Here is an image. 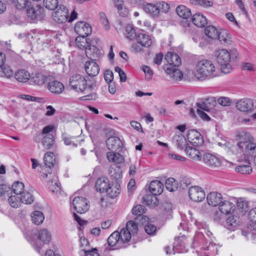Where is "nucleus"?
<instances>
[{"mask_svg": "<svg viewBox=\"0 0 256 256\" xmlns=\"http://www.w3.org/2000/svg\"><path fill=\"white\" fill-rule=\"evenodd\" d=\"M206 199L208 204L212 206H219L223 201L222 194L216 192H211L208 194Z\"/></svg>", "mask_w": 256, "mask_h": 256, "instance_id": "20", "label": "nucleus"}, {"mask_svg": "<svg viewBox=\"0 0 256 256\" xmlns=\"http://www.w3.org/2000/svg\"><path fill=\"white\" fill-rule=\"evenodd\" d=\"M226 224L230 226L236 227L238 225L239 220L236 216H232L227 218Z\"/></svg>", "mask_w": 256, "mask_h": 256, "instance_id": "58", "label": "nucleus"}, {"mask_svg": "<svg viewBox=\"0 0 256 256\" xmlns=\"http://www.w3.org/2000/svg\"><path fill=\"white\" fill-rule=\"evenodd\" d=\"M149 188L151 194L158 196L163 192L164 185L158 180H154L150 183Z\"/></svg>", "mask_w": 256, "mask_h": 256, "instance_id": "30", "label": "nucleus"}, {"mask_svg": "<svg viewBox=\"0 0 256 256\" xmlns=\"http://www.w3.org/2000/svg\"><path fill=\"white\" fill-rule=\"evenodd\" d=\"M142 70L146 74V78L148 80H151L152 76L153 75V72L150 68L146 66H142Z\"/></svg>", "mask_w": 256, "mask_h": 256, "instance_id": "61", "label": "nucleus"}, {"mask_svg": "<svg viewBox=\"0 0 256 256\" xmlns=\"http://www.w3.org/2000/svg\"><path fill=\"white\" fill-rule=\"evenodd\" d=\"M234 204L228 200L222 201L218 206L220 212L224 214H230L234 210Z\"/></svg>", "mask_w": 256, "mask_h": 256, "instance_id": "27", "label": "nucleus"}, {"mask_svg": "<svg viewBox=\"0 0 256 256\" xmlns=\"http://www.w3.org/2000/svg\"><path fill=\"white\" fill-rule=\"evenodd\" d=\"M190 198L194 202H199L205 198L204 190L198 186H192L188 190Z\"/></svg>", "mask_w": 256, "mask_h": 256, "instance_id": "13", "label": "nucleus"}, {"mask_svg": "<svg viewBox=\"0 0 256 256\" xmlns=\"http://www.w3.org/2000/svg\"><path fill=\"white\" fill-rule=\"evenodd\" d=\"M218 103L221 106H229L231 104V101L227 97H220L218 99Z\"/></svg>", "mask_w": 256, "mask_h": 256, "instance_id": "60", "label": "nucleus"}, {"mask_svg": "<svg viewBox=\"0 0 256 256\" xmlns=\"http://www.w3.org/2000/svg\"><path fill=\"white\" fill-rule=\"evenodd\" d=\"M54 127L52 125H48L44 127L42 133L37 132L34 136V140L36 142L42 141V146L46 149H50L54 144V136L51 133Z\"/></svg>", "mask_w": 256, "mask_h": 256, "instance_id": "6", "label": "nucleus"}, {"mask_svg": "<svg viewBox=\"0 0 256 256\" xmlns=\"http://www.w3.org/2000/svg\"><path fill=\"white\" fill-rule=\"evenodd\" d=\"M140 32H136L134 27L130 24L126 26V37L130 40H136L138 34Z\"/></svg>", "mask_w": 256, "mask_h": 256, "instance_id": "42", "label": "nucleus"}, {"mask_svg": "<svg viewBox=\"0 0 256 256\" xmlns=\"http://www.w3.org/2000/svg\"><path fill=\"white\" fill-rule=\"evenodd\" d=\"M202 159L206 165L212 168H217L221 166V159L214 154H205L203 155Z\"/></svg>", "mask_w": 256, "mask_h": 256, "instance_id": "15", "label": "nucleus"}, {"mask_svg": "<svg viewBox=\"0 0 256 256\" xmlns=\"http://www.w3.org/2000/svg\"><path fill=\"white\" fill-rule=\"evenodd\" d=\"M70 85L77 92H83L87 86L86 80L80 74H74L70 78Z\"/></svg>", "mask_w": 256, "mask_h": 256, "instance_id": "8", "label": "nucleus"}, {"mask_svg": "<svg viewBox=\"0 0 256 256\" xmlns=\"http://www.w3.org/2000/svg\"><path fill=\"white\" fill-rule=\"evenodd\" d=\"M30 216L32 222L36 225L42 224L44 219V214L40 211L34 212Z\"/></svg>", "mask_w": 256, "mask_h": 256, "instance_id": "40", "label": "nucleus"}, {"mask_svg": "<svg viewBox=\"0 0 256 256\" xmlns=\"http://www.w3.org/2000/svg\"><path fill=\"white\" fill-rule=\"evenodd\" d=\"M44 5L50 10H54L56 8L54 14L56 20L59 22H64L68 20V11L64 6H60L58 7V0H44Z\"/></svg>", "mask_w": 256, "mask_h": 256, "instance_id": "5", "label": "nucleus"}, {"mask_svg": "<svg viewBox=\"0 0 256 256\" xmlns=\"http://www.w3.org/2000/svg\"><path fill=\"white\" fill-rule=\"evenodd\" d=\"M111 151L107 152L106 158L110 162L116 164L122 163L124 161V156L118 152Z\"/></svg>", "mask_w": 256, "mask_h": 256, "instance_id": "33", "label": "nucleus"}, {"mask_svg": "<svg viewBox=\"0 0 256 256\" xmlns=\"http://www.w3.org/2000/svg\"><path fill=\"white\" fill-rule=\"evenodd\" d=\"M96 60H88L84 64V69L88 75L95 76L100 72V66L96 62Z\"/></svg>", "mask_w": 256, "mask_h": 256, "instance_id": "17", "label": "nucleus"}, {"mask_svg": "<svg viewBox=\"0 0 256 256\" xmlns=\"http://www.w3.org/2000/svg\"><path fill=\"white\" fill-rule=\"evenodd\" d=\"M11 192V188L6 184H0V196L8 195Z\"/></svg>", "mask_w": 256, "mask_h": 256, "instance_id": "57", "label": "nucleus"}, {"mask_svg": "<svg viewBox=\"0 0 256 256\" xmlns=\"http://www.w3.org/2000/svg\"><path fill=\"white\" fill-rule=\"evenodd\" d=\"M159 10L161 8L162 10L164 12H168L170 10L169 4L163 1L159 2H157Z\"/></svg>", "mask_w": 256, "mask_h": 256, "instance_id": "62", "label": "nucleus"}, {"mask_svg": "<svg viewBox=\"0 0 256 256\" xmlns=\"http://www.w3.org/2000/svg\"><path fill=\"white\" fill-rule=\"evenodd\" d=\"M118 232L115 231L113 232L108 238V244L110 246H116V248L122 247L119 242Z\"/></svg>", "mask_w": 256, "mask_h": 256, "instance_id": "34", "label": "nucleus"}, {"mask_svg": "<svg viewBox=\"0 0 256 256\" xmlns=\"http://www.w3.org/2000/svg\"><path fill=\"white\" fill-rule=\"evenodd\" d=\"M236 107L239 110L248 114H252L255 110L252 100L248 98L238 100L236 104Z\"/></svg>", "mask_w": 256, "mask_h": 256, "instance_id": "10", "label": "nucleus"}, {"mask_svg": "<svg viewBox=\"0 0 256 256\" xmlns=\"http://www.w3.org/2000/svg\"><path fill=\"white\" fill-rule=\"evenodd\" d=\"M86 54L90 60H96L100 58V52L98 48L90 44L86 47Z\"/></svg>", "mask_w": 256, "mask_h": 256, "instance_id": "22", "label": "nucleus"}, {"mask_svg": "<svg viewBox=\"0 0 256 256\" xmlns=\"http://www.w3.org/2000/svg\"><path fill=\"white\" fill-rule=\"evenodd\" d=\"M246 164L240 165L236 167V170L244 174H250L252 172V168L250 165V159L244 158Z\"/></svg>", "mask_w": 256, "mask_h": 256, "instance_id": "35", "label": "nucleus"}, {"mask_svg": "<svg viewBox=\"0 0 256 256\" xmlns=\"http://www.w3.org/2000/svg\"><path fill=\"white\" fill-rule=\"evenodd\" d=\"M56 156L52 152H47L44 156V162L48 174L51 173V168L56 163Z\"/></svg>", "mask_w": 256, "mask_h": 256, "instance_id": "24", "label": "nucleus"}, {"mask_svg": "<svg viewBox=\"0 0 256 256\" xmlns=\"http://www.w3.org/2000/svg\"><path fill=\"white\" fill-rule=\"evenodd\" d=\"M126 230H128L130 232L132 235H134L137 233L138 230V227L136 224L132 220L128 221L126 225V227L124 228Z\"/></svg>", "mask_w": 256, "mask_h": 256, "instance_id": "51", "label": "nucleus"}, {"mask_svg": "<svg viewBox=\"0 0 256 256\" xmlns=\"http://www.w3.org/2000/svg\"><path fill=\"white\" fill-rule=\"evenodd\" d=\"M173 140L178 148L182 149L187 146L186 138L181 134H176L174 137Z\"/></svg>", "mask_w": 256, "mask_h": 256, "instance_id": "38", "label": "nucleus"}, {"mask_svg": "<svg viewBox=\"0 0 256 256\" xmlns=\"http://www.w3.org/2000/svg\"><path fill=\"white\" fill-rule=\"evenodd\" d=\"M38 240H39L43 244H48L52 239L50 232L46 228L40 230L34 234Z\"/></svg>", "mask_w": 256, "mask_h": 256, "instance_id": "19", "label": "nucleus"}, {"mask_svg": "<svg viewBox=\"0 0 256 256\" xmlns=\"http://www.w3.org/2000/svg\"><path fill=\"white\" fill-rule=\"evenodd\" d=\"M72 206L77 212L82 214L86 212L90 208V202L84 197L72 196Z\"/></svg>", "mask_w": 256, "mask_h": 256, "instance_id": "7", "label": "nucleus"}, {"mask_svg": "<svg viewBox=\"0 0 256 256\" xmlns=\"http://www.w3.org/2000/svg\"><path fill=\"white\" fill-rule=\"evenodd\" d=\"M110 184L106 178H100L97 180L96 187L98 192H106Z\"/></svg>", "mask_w": 256, "mask_h": 256, "instance_id": "32", "label": "nucleus"}, {"mask_svg": "<svg viewBox=\"0 0 256 256\" xmlns=\"http://www.w3.org/2000/svg\"><path fill=\"white\" fill-rule=\"evenodd\" d=\"M26 14L32 20H42L44 17V10L40 5L30 6L26 8Z\"/></svg>", "mask_w": 256, "mask_h": 256, "instance_id": "9", "label": "nucleus"}, {"mask_svg": "<svg viewBox=\"0 0 256 256\" xmlns=\"http://www.w3.org/2000/svg\"><path fill=\"white\" fill-rule=\"evenodd\" d=\"M197 114H198L204 120L206 121H210V117L204 111L198 109L197 110Z\"/></svg>", "mask_w": 256, "mask_h": 256, "instance_id": "63", "label": "nucleus"}, {"mask_svg": "<svg viewBox=\"0 0 256 256\" xmlns=\"http://www.w3.org/2000/svg\"><path fill=\"white\" fill-rule=\"evenodd\" d=\"M106 146L112 151H120L122 149V142L118 137L110 136L106 140Z\"/></svg>", "mask_w": 256, "mask_h": 256, "instance_id": "18", "label": "nucleus"}, {"mask_svg": "<svg viewBox=\"0 0 256 256\" xmlns=\"http://www.w3.org/2000/svg\"><path fill=\"white\" fill-rule=\"evenodd\" d=\"M215 56L218 62L221 66L222 72L228 74L231 70L230 62L232 60H234L237 59L238 52L236 50L229 52L226 49H222L216 52Z\"/></svg>", "mask_w": 256, "mask_h": 256, "instance_id": "3", "label": "nucleus"}, {"mask_svg": "<svg viewBox=\"0 0 256 256\" xmlns=\"http://www.w3.org/2000/svg\"><path fill=\"white\" fill-rule=\"evenodd\" d=\"M24 184L20 182H16L12 185V190L16 195L22 194L24 190Z\"/></svg>", "mask_w": 256, "mask_h": 256, "instance_id": "48", "label": "nucleus"}, {"mask_svg": "<svg viewBox=\"0 0 256 256\" xmlns=\"http://www.w3.org/2000/svg\"><path fill=\"white\" fill-rule=\"evenodd\" d=\"M204 32L209 38L216 39L218 38L219 32L215 26H209L205 28Z\"/></svg>", "mask_w": 256, "mask_h": 256, "instance_id": "44", "label": "nucleus"}, {"mask_svg": "<svg viewBox=\"0 0 256 256\" xmlns=\"http://www.w3.org/2000/svg\"><path fill=\"white\" fill-rule=\"evenodd\" d=\"M90 40L87 39L86 37L79 36L76 38V47L80 49H86L88 45L90 44Z\"/></svg>", "mask_w": 256, "mask_h": 256, "instance_id": "41", "label": "nucleus"}, {"mask_svg": "<svg viewBox=\"0 0 256 256\" xmlns=\"http://www.w3.org/2000/svg\"><path fill=\"white\" fill-rule=\"evenodd\" d=\"M165 250L167 254H171L172 253L174 254L175 252H185L184 246L183 245L182 242V244L178 245L176 242H174V246L172 250H170V248L169 246H166Z\"/></svg>", "mask_w": 256, "mask_h": 256, "instance_id": "43", "label": "nucleus"}, {"mask_svg": "<svg viewBox=\"0 0 256 256\" xmlns=\"http://www.w3.org/2000/svg\"><path fill=\"white\" fill-rule=\"evenodd\" d=\"M136 40L138 44L145 48H149L152 44V40L150 36L144 33L138 34Z\"/></svg>", "mask_w": 256, "mask_h": 256, "instance_id": "25", "label": "nucleus"}, {"mask_svg": "<svg viewBox=\"0 0 256 256\" xmlns=\"http://www.w3.org/2000/svg\"><path fill=\"white\" fill-rule=\"evenodd\" d=\"M196 76L198 80H204L214 76L216 68L213 63L209 60H202L197 64Z\"/></svg>", "mask_w": 256, "mask_h": 256, "instance_id": "4", "label": "nucleus"}, {"mask_svg": "<svg viewBox=\"0 0 256 256\" xmlns=\"http://www.w3.org/2000/svg\"><path fill=\"white\" fill-rule=\"evenodd\" d=\"M176 12L180 18L186 20V25L188 26L190 22L188 19L192 16L190 10L185 6L180 5L176 7Z\"/></svg>", "mask_w": 256, "mask_h": 256, "instance_id": "23", "label": "nucleus"}, {"mask_svg": "<svg viewBox=\"0 0 256 256\" xmlns=\"http://www.w3.org/2000/svg\"><path fill=\"white\" fill-rule=\"evenodd\" d=\"M185 152L190 158L196 161L202 160L201 152L196 148L192 146H186Z\"/></svg>", "mask_w": 256, "mask_h": 256, "instance_id": "31", "label": "nucleus"}, {"mask_svg": "<svg viewBox=\"0 0 256 256\" xmlns=\"http://www.w3.org/2000/svg\"><path fill=\"white\" fill-rule=\"evenodd\" d=\"M144 230L148 234H154L156 230V226L151 224H148L144 227Z\"/></svg>", "mask_w": 256, "mask_h": 256, "instance_id": "59", "label": "nucleus"}, {"mask_svg": "<svg viewBox=\"0 0 256 256\" xmlns=\"http://www.w3.org/2000/svg\"><path fill=\"white\" fill-rule=\"evenodd\" d=\"M30 2L29 0H16V6L18 8L21 9L28 8L30 5Z\"/></svg>", "mask_w": 256, "mask_h": 256, "instance_id": "56", "label": "nucleus"}, {"mask_svg": "<svg viewBox=\"0 0 256 256\" xmlns=\"http://www.w3.org/2000/svg\"><path fill=\"white\" fill-rule=\"evenodd\" d=\"M146 208L144 206L138 204L132 210V214L136 216H140L145 212Z\"/></svg>", "mask_w": 256, "mask_h": 256, "instance_id": "53", "label": "nucleus"}, {"mask_svg": "<svg viewBox=\"0 0 256 256\" xmlns=\"http://www.w3.org/2000/svg\"><path fill=\"white\" fill-rule=\"evenodd\" d=\"M31 75L30 72L24 70H19L14 74L15 78L20 82L25 83L28 80H30Z\"/></svg>", "mask_w": 256, "mask_h": 256, "instance_id": "28", "label": "nucleus"}, {"mask_svg": "<svg viewBox=\"0 0 256 256\" xmlns=\"http://www.w3.org/2000/svg\"><path fill=\"white\" fill-rule=\"evenodd\" d=\"M188 141L194 145L198 146L203 144L204 140L200 132L196 130H189L187 134Z\"/></svg>", "mask_w": 256, "mask_h": 256, "instance_id": "16", "label": "nucleus"}, {"mask_svg": "<svg viewBox=\"0 0 256 256\" xmlns=\"http://www.w3.org/2000/svg\"><path fill=\"white\" fill-rule=\"evenodd\" d=\"M194 24L199 28L204 27L207 23L206 18L200 13L195 14L192 18Z\"/></svg>", "mask_w": 256, "mask_h": 256, "instance_id": "26", "label": "nucleus"}, {"mask_svg": "<svg viewBox=\"0 0 256 256\" xmlns=\"http://www.w3.org/2000/svg\"><path fill=\"white\" fill-rule=\"evenodd\" d=\"M220 42L223 44H230L231 38L226 30H222L218 34V38Z\"/></svg>", "mask_w": 256, "mask_h": 256, "instance_id": "39", "label": "nucleus"}, {"mask_svg": "<svg viewBox=\"0 0 256 256\" xmlns=\"http://www.w3.org/2000/svg\"><path fill=\"white\" fill-rule=\"evenodd\" d=\"M238 136V140L236 144L230 142L225 143L226 150L237 156H244V158L248 159L251 158L254 160L256 158V142L254 138L246 132H241Z\"/></svg>", "mask_w": 256, "mask_h": 256, "instance_id": "1", "label": "nucleus"}, {"mask_svg": "<svg viewBox=\"0 0 256 256\" xmlns=\"http://www.w3.org/2000/svg\"><path fill=\"white\" fill-rule=\"evenodd\" d=\"M20 199L21 202L26 204H30L34 202V197L29 192H23Z\"/></svg>", "mask_w": 256, "mask_h": 256, "instance_id": "50", "label": "nucleus"}, {"mask_svg": "<svg viewBox=\"0 0 256 256\" xmlns=\"http://www.w3.org/2000/svg\"><path fill=\"white\" fill-rule=\"evenodd\" d=\"M9 204L12 208H17L20 206V199L16 196H10L8 200Z\"/></svg>", "mask_w": 256, "mask_h": 256, "instance_id": "49", "label": "nucleus"}, {"mask_svg": "<svg viewBox=\"0 0 256 256\" xmlns=\"http://www.w3.org/2000/svg\"><path fill=\"white\" fill-rule=\"evenodd\" d=\"M106 192L112 198L116 197L120 192V185H110Z\"/></svg>", "mask_w": 256, "mask_h": 256, "instance_id": "45", "label": "nucleus"}, {"mask_svg": "<svg viewBox=\"0 0 256 256\" xmlns=\"http://www.w3.org/2000/svg\"><path fill=\"white\" fill-rule=\"evenodd\" d=\"M249 219L251 222V225L256 228V207L252 208L249 212Z\"/></svg>", "mask_w": 256, "mask_h": 256, "instance_id": "55", "label": "nucleus"}, {"mask_svg": "<svg viewBox=\"0 0 256 256\" xmlns=\"http://www.w3.org/2000/svg\"><path fill=\"white\" fill-rule=\"evenodd\" d=\"M119 233V242L120 244L122 246L124 244L128 242L131 238L132 234L128 230H126L124 228H122Z\"/></svg>", "mask_w": 256, "mask_h": 256, "instance_id": "37", "label": "nucleus"}, {"mask_svg": "<svg viewBox=\"0 0 256 256\" xmlns=\"http://www.w3.org/2000/svg\"><path fill=\"white\" fill-rule=\"evenodd\" d=\"M74 30L80 36L86 37L91 34L92 28L89 24L84 21H80L76 24Z\"/></svg>", "mask_w": 256, "mask_h": 256, "instance_id": "11", "label": "nucleus"}, {"mask_svg": "<svg viewBox=\"0 0 256 256\" xmlns=\"http://www.w3.org/2000/svg\"><path fill=\"white\" fill-rule=\"evenodd\" d=\"M144 10L152 18H158L160 14V10L158 7L157 2L156 4L146 3L143 4Z\"/></svg>", "mask_w": 256, "mask_h": 256, "instance_id": "14", "label": "nucleus"}, {"mask_svg": "<svg viewBox=\"0 0 256 256\" xmlns=\"http://www.w3.org/2000/svg\"><path fill=\"white\" fill-rule=\"evenodd\" d=\"M50 80V76L42 72H36L32 74L30 82L36 86H42L46 82Z\"/></svg>", "mask_w": 256, "mask_h": 256, "instance_id": "12", "label": "nucleus"}, {"mask_svg": "<svg viewBox=\"0 0 256 256\" xmlns=\"http://www.w3.org/2000/svg\"><path fill=\"white\" fill-rule=\"evenodd\" d=\"M48 188L53 192H58L60 190V184L58 182L56 178L48 182Z\"/></svg>", "mask_w": 256, "mask_h": 256, "instance_id": "46", "label": "nucleus"}, {"mask_svg": "<svg viewBox=\"0 0 256 256\" xmlns=\"http://www.w3.org/2000/svg\"><path fill=\"white\" fill-rule=\"evenodd\" d=\"M48 90L54 94H60L64 90V86L60 82L56 80L50 81L48 85Z\"/></svg>", "mask_w": 256, "mask_h": 256, "instance_id": "21", "label": "nucleus"}, {"mask_svg": "<svg viewBox=\"0 0 256 256\" xmlns=\"http://www.w3.org/2000/svg\"><path fill=\"white\" fill-rule=\"evenodd\" d=\"M166 188L170 192H174L177 190V182L176 180L172 178H168L165 183Z\"/></svg>", "mask_w": 256, "mask_h": 256, "instance_id": "47", "label": "nucleus"}, {"mask_svg": "<svg viewBox=\"0 0 256 256\" xmlns=\"http://www.w3.org/2000/svg\"><path fill=\"white\" fill-rule=\"evenodd\" d=\"M119 15L122 17H126L129 13L128 8L124 5V0H112Z\"/></svg>", "mask_w": 256, "mask_h": 256, "instance_id": "29", "label": "nucleus"}, {"mask_svg": "<svg viewBox=\"0 0 256 256\" xmlns=\"http://www.w3.org/2000/svg\"><path fill=\"white\" fill-rule=\"evenodd\" d=\"M165 59L167 62L164 67L166 72L174 80H182L183 74L178 68L181 64V58L174 52H168Z\"/></svg>", "mask_w": 256, "mask_h": 256, "instance_id": "2", "label": "nucleus"}, {"mask_svg": "<svg viewBox=\"0 0 256 256\" xmlns=\"http://www.w3.org/2000/svg\"><path fill=\"white\" fill-rule=\"evenodd\" d=\"M104 78L108 83H110L113 80L112 72L109 70H106L104 73Z\"/></svg>", "mask_w": 256, "mask_h": 256, "instance_id": "64", "label": "nucleus"}, {"mask_svg": "<svg viewBox=\"0 0 256 256\" xmlns=\"http://www.w3.org/2000/svg\"><path fill=\"white\" fill-rule=\"evenodd\" d=\"M190 2L193 4H198L204 8L210 7L212 5L211 0H190Z\"/></svg>", "mask_w": 256, "mask_h": 256, "instance_id": "52", "label": "nucleus"}, {"mask_svg": "<svg viewBox=\"0 0 256 256\" xmlns=\"http://www.w3.org/2000/svg\"><path fill=\"white\" fill-rule=\"evenodd\" d=\"M108 174L112 178L118 180L120 178L121 174L120 172V168H118V171L116 172V170L112 166L110 167L108 170Z\"/></svg>", "mask_w": 256, "mask_h": 256, "instance_id": "54", "label": "nucleus"}, {"mask_svg": "<svg viewBox=\"0 0 256 256\" xmlns=\"http://www.w3.org/2000/svg\"><path fill=\"white\" fill-rule=\"evenodd\" d=\"M143 200L144 204L151 207L157 206L158 203L156 195L151 193L144 196L143 198Z\"/></svg>", "mask_w": 256, "mask_h": 256, "instance_id": "36", "label": "nucleus"}]
</instances>
